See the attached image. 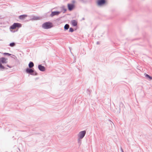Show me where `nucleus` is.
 Returning a JSON list of instances; mask_svg holds the SVG:
<instances>
[{
	"mask_svg": "<svg viewBox=\"0 0 152 152\" xmlns=\"http://www.w3.org/2000/svg\"><path fill=\"white\" fill-rule=\"evenodd\" d=\"M61 12L58 11L52 12L50 16L51 17H53L54 16L58 15Z\"/></svg>",
	"mask_w": 152,
	"mask_h": 152,
	"instance_id": "nucleus-5",
	"label": "nucleus"
},
{
	"mask_svg": "<svg viewBox=\"0 0 152 152\" xmlns=\"http://www.w3.org/2000/svg\"><path fill=\"white\" fill-rule=\"evenodd\" d=\"M87 93L89 95H90V91L89 90V89H87Z\"/></svg>",
	"mask_w": 152,
	"mask_h": 152,
	"instance_id": "nucleus-23",
	"label": "nucleus"
},
{
	"mask_svg": "<svg viewBox=\"0 0 152 152\" xmlns=\"http://www.w3.org/2000/svg\"><path fill=\"white\" fill-rule=\"evenodd\" d=\"M4 55H7V56H10L11 55L10 54V53H4Z\"/></svg>",
	"mask_w": 152,
	"mask_h": 152,
	"instance_id": "nucleus-20",
	"label": "nucleus"
},
{
	"mask_svg": "<svg viewBox=\"0 0 152 152\" xmlns=\"http://www.w3.org/2000/svg\"><path fill=\"white\" fill-rule=\"evenodd\" d=\"M80 139L79 138H78V142L80 144L81 143V141L80 140V139Z\"/></svg>",
	"mask_w": 152,
	"mask_h": 152,
	"instance_id": "nucleus-22",
	"label": "nucleus"
},
{
	"mask_svg": "<svg viewBox=\"0 0 152 152\" xmlns=\"http://www.w3.org/2000/svg\"><path fill=\"white\" fill-rule=\"evenodd\" d=\"M105 3V0H98L97 1L98 5L101 6L104 4Z\"/></svg>",
	"mask_w": 152,
	"mask_h": 152,
	"instance_id": "nucleus-6",
	"label": "nucleus"
},
{
	"mask_svg": "<svg viewBox=\"0 0 152 152\" xmlns=\"http://www.w3.org/2000/svg\"><path fill=\"white\" fill-rule=\"evenodd\" d=\"M22 25L20 23H14L10 27V28L12 29H15L16 27L20 28L21 27Z\"/></svg>",
	"mask_w": 152,
	"mask_h": 152,
	"instance_id": "nucleus-2",
	"label": "nucleus"
},
{
	"mask_svg": "<svg viewBox=\"0 0 152 152\" xmlns=\"http://www.w3.org/2000/svg\"><path fill=\"white\" fill-rule=\"evenodd\" d=\"M120 106L121 105H123V104L122 103V102H121L120 104Z\"/></svg>",
	"mask_w": 152,
	"mask_h": 152,
	"instance_id": "nucleus-25",
	"label": "nucleus"
},
{
	"mask_svg": "<svg viewBox=\"0 0 152 152\" xmlns=\"http://www.w3.org/2000/svg\"><path fill=\"white\" fill-rule=\"evenodd\" d=\"M37 73L34 70V72H32L31 75H37Z\"/></svg>",
	"mask_w": 152,
	"mask_h": 152,
	"instance_id": "nucleus-17",
	"label": "nucleus"
},
{
	"mask_svg": "<svg viewBox=\"0 0 152 152\" xmlns=\"http://www.w3.org/2000/svg\"><path fill=\"white\" fill-rule=\"evenodd\" d=\"M15 43L14 42H12L10 44V46L11 47H13L15 46Z\"/></svg>",
	"mask_w": 152,
	"mask_h": 152,
	"instance_id": "nucleus-18",
	"label": "nucleus"
},
{
	"mask_svg": "<svg viewBox=\"0 0 152 152\" xmlns=\"http://www.w3.org/2000/svg\"><path fill=\"white\" fill-rule=\"evenodd\" d=\"M62 10H64V12L63 13H64L67 10V9L65 8V7L64 6H63L61 7Z\"/></svg>",
	"mask_w": 152,
	"mask_h": 152,
	"instance_id": "nucleus-16",
	"label": "nucleus"
},
{
	"mask_svg": "<svg viewBox=\"0 0 152 152\" xmlns=\"http://www.w3.org/2000/svg\"><path fill=\"white\" fill-rule=\"evenodd\" d=\"M120 108L119 109V113L120 112Z\"/></svg>",
	"mask_w": 152,
	"mask_h": 152,
	"instance_id": "nucleus-30",
	"label": "nucleus"
},
{
	"mask_svg": "<svg viewBox=\"0 0 152 152\" xmlns=\"http://www.w3.org/2000/svg\"><path fill=\"white\" fill-rule=\"evenodd\" d=\"M72 25L73 26H76L77 25V22L75 20H72L71 21Z\"/></svg>",
	"mask_w": 152,
	"mask_h": 152,
	"instance_id": "nucleus-10",
	"label": "nucleus"
},
{
	"mask_svg": "<svg viewBox=\"0 0 152 152\" xmlns=\"http://www.w3.org/2000/svg\"><path fill=\"white\" fill-rule=\"evenodd\" d=\"M0 68L1 69L4 70L5 69H7V68H5L4 66H3L1 64V63L0 62Z\"/></svg>",
	"mask_w": 152,
	"mask_h": 152,
	"instance_id": "nucleus-14",
	"label": "nucleus"
},
{
	"mask_svg": "<svg viewBox=\"0 0 152 152\" xmlns=\"http://www.w3.org/2000/svg\"><path fill=\"white\" fill-rule=\"evenodd\" d=\"M38 19V18L37 17H36V16H34L33 18V19L34 20H37Z\"/></svg>",
	"mask_w": 152,
	"mask_h": 152,
	"instance_id": "nucleus-21",
	"label": "nucleus"
},
{
	"mask_svg": "<svg viewBox=\"0 0 152 152\" xmlns=\"http://www.w3.org/2000/svg\"><path fill=\"white\" fill-rule=\"evenodd\" d=\"M27 16V15H20L19 18L20 20H24Z\"/></svg>",
	"mask_w": 152,
	"mask_h": 152,
	"instance_id": "nucleus-11",
	"label": "nucleus"
},
{
	"mask_svg": "<svg viewBox=\"0 0 152 152\" xmlns=\"http://www.w3.org/2000/svg\"><path fill=\"white\" fill-rule=\"evenodd\" d=\"M34 72V69H31L30 68H27L26 69V72L27 73L31 75L32 72Z\"/></svg>",
	"mask_w": 152,
	"mask_h": 152,
	"instance_id": "nucleus-8",
	"label": "nucleus"
},
{
	"mask_svg": "<svg viewBox=\"0 0 152 152\" xmlns=\"http://www.w3.org/2000/svg\"><path fill=\"white\" fill-rule=\"evenodd\" d=\"M86 133V131L85 130L80 132L77 135L78 137L80 139H83L85 136Z\"/></svg>",
	"mask_w": 152,
	"mask_h": 152,
	"instance_id": "nucleus-3",
	"label": "nucleus"
},
{
	"mask_svg": "<svg viewBox=\"0 0 152 152\" xmlns=\"http://www.w3.org/2000/svg\"><path fill=\"white\" fill-rule=\"evenodd\" d=\"M34 66V64L32 61H30L28 64V67L31 68L33 67Z\"/></svg>",
	"mask_w": 152,
	"mask_h": 152,
	"instance_id": "nucleus-13",
	"label": "nucleus"
},
{
	"mask_svg": "<svg viewBox=\"0 0 152 152\" xmlns=\"http://www.w3.org/2000/svg\"><path fill=\"white\" fill-rule=\"evenodd\" d=\"M7 66H8L9 67L11 68V67L10 66L8 65H7Z\"/></svg>",
	"mask_w": 152,
	"mask_h": 152,
	"instance_id": "nucleus-27",
	"label": "nucleus"
},
{
	"mask_svg": "<svg viewBox=\"0 0 152 152\" xmlns=\"http://www.w3.org/2000/svg\"><path fill=\"white\" fill-rule=\"evenodd\" d=\"M69 27V26L68 24H66L64 26V29L65 30H68Z\"/></svg>",
	"mask_w": 152,
	"mask_h": 152,
	"instance_id": "nucleus-15",
	"label": "nucleus"
},
{
	"mask_svg": "<svg viewBox=\"0 0 152 152\" xmlns=\"http://www.w3.org/2000/svg\"><path fill=\"white\" fill-rule=\"evenodd\" d=\"M144 75L145 76V77L148 79H149L150 80H151L152 79V77L150 76L148 74H147L146 73H145L144 74Z\"/></svg>",
	"mask_w": 152,
	"mask_h": 152,
	"instance_id": "nucleus-12",
	"label": "nucleus"
},
{
	"mask_svg": "<svg viewBox=\"0 0 152 152\" xmlns=\"http://www.w3.org/2000/svg\"><path fill=\"white\" fill-rule=\"evenodd\" d=\"M53 27L52 23L50 22L44 23L42 25V27L44 29H48Z\"/></svg>",
	"mask_w": 152,
	"mask_h": 152,
	"instance_id": "nucleus-1",
	"label": "nucleus"
},
{
	"mask_svg": "<svg viewBox=\"0 0 152 152\" xmlns=\"http://www.w3.org/2000/svg\"><path fill=\"white\" fill-rule=\"evenodd\" d=\"M75 1H72V2H73V3H75Z\"/></svg>",
	"mask_w": 152,
	"mask_h": 152,
	"instance_id": "nucleus-28",
	"label": "nucleus"
},
{
	"mask_svg": "<svg viewBox=\"0 0 152 152\" xmlns=\"http://www.w3.org/2000/svg\"><path fill=\"white\" fill-rule=\"evenodd\" d=\"M96 44L97 45H98V44H99V42H96Z\"/></svg>",
	"mask_w": 152,
	"mask_h": 152,
	"instance_id": "nucleus-26",
	"label": "nucleus"
},
{
	"mask_svg": "<svg viewBox=\"0 0 152 152\" xmlns=\"http://www.w3.org/2000/svg\"><path fill=\"white\" fill-rule=\"evenodd\" d=\"M74 29L72 28H70L69 30V32H72L74 31Z\"/></svg>",
	"mask_w": 152,
	"mask_h": 152,
	"instance_id": "nucleus-19",
	"label": "nucleus"
},
{
	"mask_svg": "<svg viewBox=\"0 0 152 152\" xmlns=\"http://www.w3.org/2000/svg\"><path fill=\"white\" fill-rule=\"evenodd\" d=\"M85 20V18H83L82 20Z\"/></svg>",
	"mask_w": 152,
	"mask_h": 152,
	"instance_id": "nucleus-29",
	"label": "nucleus"
},
{
	"mask_svg": "<svg viewBox=\"0 0 152 152\" xmlns=\"http://www.w3.org/2000/svg\"><path fill=\"white\" fill-rule=\"evenodd\" d=\"M121 150L122 152H124L121 147Z\"/></svg>",
	"mask_w": 152,
	"mask_h": 152,
	"instance_id": "nucleus-24",
	"label": "nucleus"
},
{
	"mask_svg": "<svg viewBox=\"0 0 152 152\" xmlns=\"http://www.w3.org/2000/svg\"><path fill=\"white\" fill-rule=\"evenodd\" d=\"M38 68L39 70L42 72H44L45 70V67L41 65H39L38 66Z\"/></svg>",
	"mask_w": 152,
	"mask_h": 152,
	"instance_id": "nucleus-7",
	"label": "nucleus"
},
{
	"mask_svg": "<svg viewBox=\"0 0 152 152\" xmlns=\"http://www.w3.org/2000/svg\"><path fill=\"white\" fill-rule=\"evenodd\" d=\"M6 59L4 57H2L0 58V62L3 64L6 63H7L6 61Z\"/></svg>",
	"mask_w": 152,
	"mask_h": 152,
	"instance_id": "nucleus-9",
	"label": "nucleus"
},
{
	"mask_svg": "<svg viewBox=\"0 0 152 152\" xmlns=\"http://www.w3.org/2000/svg\"><path fill=\"white\" fill-rule=\"evenodd\" d=\"M68 9L69 11H72L75 7V5L73 4H67Z\"/></svg>",
	"mask_w": 152,
	"mask_h": 152,
	"instance_id": "nucleus-4",
	"label": "nucleus"
}]
</instances>
